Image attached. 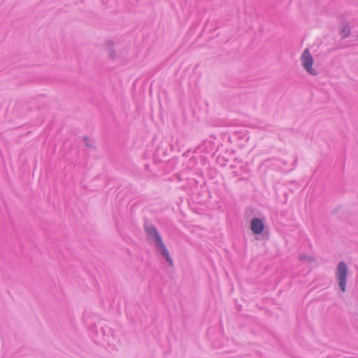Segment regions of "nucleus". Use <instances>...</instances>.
I'll return each mask as SVG.
<instances>
[{"label":"nucleus","instance_id":"5","mask_svg":"<svg viewBox=\"0 0 358 358\" xmlns=\"http://www.w3.org/2000/svg\"><path fill=\"white\" fill-rule=\"evenodd\" d=\"M264 229V224L260 218L255 217L251 220L250 229L254 234H261Z\"/></svg>","mask_w":358,"mask_h":358},{"label":"nucleus","instance_id":"1","mask_svg":"<svg viewBox=\"0 0 358 358\" xmlns=\"http://www.w3.org/2000/svg\"><path fill=\"white\" fill-rule=\"evenodd\" d=\"M144 229L147 234V238L150 243L152 244L157 252L167 261L170 266L173 265V260L170 256L169 252L165 246L162 238L156 227L148 222H145Z\"/></svg>","mask_w":358,"mask_h":358},{"label":"nucleus","instance_id":"3","mask_svg":"<svg viewBox=\"0 0 358 358\" xmlns=\"http://www.w3.org/2000/svg\"><path fill=\"white\" fill-rule=\"evenodd\" d=\"M348 268L345 262H339L336 266V278L338 282L340 289L345 292L346 290L347 276Z\"/></svg>","mask_w":358,"mask_h":358},{"label":"nucleus","instance_id":"2","mask_svg":"<svg viewBox=\"0 0 358 358\" xmlns=\"http://www.w3.org/2000/svg\"><path fill=\"white\" fill-rule=\"evenodd\" d=\"M92 338L98 345H108L111 348H115L117 340L114 336L112 329L106 326L99 324L92 330Z\"/></svg>","mask_w":358,"mask_h":358},{"label":"nucleus","instance_id":"8","mask_svg":"<svg viewBox=\"0 0 358 358\" xmlns=\"http://www.w3.org/2000/svg\"><path fill=\"white\" fill-rule=\"evenodd\" d=\"M109 57L112 59L115 58V53H114L113 50H110Z\"/></svg>","mask_w":358,"mask_h":358},{"label":"nucleus","instance_id":"6","mask_svg":"<svg viewBox=\"0 0 358 358\" xmlns=\"http://www.w3.org/2000/svg\"><path fill=\"white\" fill-rule=\"evenodd\" d=\"M350 34V28L348 23H343L342 25V29L340 31V34L342 38H346L349 36Z\"/></svg>","mask_w":358,"mask_h":358},{"label":"nucleus","instance_id":"4","mask_svg":"<svg viewBox=\"0 0 358 358\" xmlns=\"http://www.w3.org/2000/svg\"><path fill=\"white\" fill-rule=\"evenodd\" d=\"M301 63L304 69L311 75H316L317 72L312 68L313 64V59L308 50L306 49L301 57Z\"/></svg>","mask_w":358,"mask_h":358},{"label":"nucleus","instance_id":"10","mask_svg":"<svg viewBox=\"0 0 358 358\" xmlns=\"http://www.w3.org/2000/svg\"><path fill=\"white\" fill-rule=\"evenodd\" d=\"M106 44L108 46V48H110L111 46L113 45V42L111 41H107Z\"/></svg>","mask_w":358,"mask_h":358},{"label":"nucleus","instance_id":"9","mask_svg":"<svg viewBox=\"0 0 358 358\" xmlns=\"http://www.w3.org/2000/svg\"><path fill=\"white\" fill-rule=\"evenodd\" d=\"M84 141H85V145H86L87 146H91V145L89 144V140H88V138H87L86 136L84 138Z\"/></svg>","mask_w":358,"mask_h":358},{"label":"nucleus","instance_id":"7","mask_svg":"<svg viewBox=\"0 0 358 358\" xmlns=\"http://www.w3.org/2000/svg\"><path fill=\"white\" fill-rule=\"evenodd\" d=\"M299 260L303 261V260H308V262L312 261V257L307 256L306 255L301 254L299 255Z\"/></svg>","mask_w":358,"mask_h":358}]
</instances>
